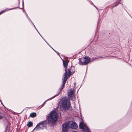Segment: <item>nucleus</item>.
I'll return each instance as SVG.
<instances>
[{
	"mask_svg": "<svg viewBox=\"0 0 132 132\" xmlns=\"http://www.w3.org/2000/svg\"><path fill=\"white\" fill-rule=\"evenodd\" d=\"M53 50L56 53H57V52L55 50H54L53 49Z\"/></svg>",
	"mask_w": 132,
	"mask_h": 132,
	"instance_id": "4be33fe9",
	"label": "nucleus"
},
{
	"mask_svg": "<svg viewBox=\"0 0 132 132\" xmlns=\"http://www.w3.org/2000/svg\"><path fill=\"white\" fill-rule=\"evenodd\" d=\"M68 96L71 100H73L75 98L74 95V92L73 90H71L68 94Z\"/></svg>",
	"mask_w": 132,
	"mask_h": 132,
	"instance_id": "0eeeda50",
	"label": "nucleus"
},
{
	"mask_svg": "<svg viewBox=\"0 0 132 132\" xmlns=\"http://www.w3.org/2000/svg\"><path fill=\"white\" fill-rule=\"evenodd\" d=\"M32 123L31 121H29L28 122L27 125L28 127H32Z\"/></svg>",
	"mask_w": 132,
	"mask_h": 132,
	"instance_id": "9b49d317",
	"label": "nucleus"
},
{
	"mask_svg": "<svg viewBox=\"0 0 132 132\" xmlns=\"http://www.w3.org/2000/svg\"><path fill=\"white\" fill-rule=\"evenodd\" d=\"M67 80V78H66L65 76L64 79H63V84L61 85V87L59 89V91L60 92H61L63 89V87L65 85V82Z\"/></svg>",
	"mask_w": 132,
	"mask_h": 132,
	"instance_id": "6e6552de",
	"label": "nucleus"
},
{
	"mask_svg": "<svg viewBox=\"0 0 132 132\" xmlns=\"http://www.w3.org/2000/svg\"><path fill=\"white\" fill-rule=\"evenodd\" d=\"M79 127L83 130L84 132H90L86 125L83 122L80 123Z\"/></svg>",
	"mask_w": 132,
	"mask_h": 132,
	"instance_id": "20e7f679",
	"label": "nucleus"
},
{
	"mask_svg": "<svg viewBox=\"0 0 132 132\" xmlns=\"http://www.w3.org/2000/svg\"><path fill=\"white\" fill-rule=\"evenodd\" d=\"M58 116L57 114L55 111H53L50 113L47 117L46 120L43 121L38 124L34 129L36 131H38L45 128L47 124L51 123L54 124L58 120Z\"/></svg>",
	"mask_w": 132,
	"mask_h": 132,
	"instance_id": "f257e3e1",
	"label": "nucleus"
},
{
	"mask_svg": "<svg viewBox=\"0 0 132 132\" xmlns=\"http://www.w3.org/2000/svg\"><path fill=\"white\" fill-rule=\"evenodd\" d=\"M69 62V61H63V64L64 67H66L67 66Z\"/></svg>",
	"mask_w": 132,
	"mask_h": 132,
	"instance_id": "9d476101",
	"label": "nucleus"
},
{
	"mask_svg": "<svg viewBox=\"0 0 132 132\" xmlns=\"http://www.w3.org/2000/svg\"><path fill=\"white\" fill-rule=\"evenodd\" d=\"M61 107L64 111L68 110L71 106L70 100L67 98H63L61 100Z\"/></svg>",
	"mask_w": 132,
	"mask_h": 132,
	"instance_id": "f03ea898",
	"label": "nucleus"
},
{
	"mask_svg": "<svg viewBox=\"0 0 132 132\" xmlns=\"http://www.w3.org/2000/svg\"><path fill=\"white\" fill-rule=\"evenodd\" d=\"M62 130L63 132H67L69 130V128L68 126V122L65 123L62 125Z\"/></svg>",
	"mask_w": 132,
	"mask_h": 132,
	"instance_id": "423d86ee",
	"label": "nucleus"
},
{
	"mask_svg": "<svg viewBox=\"0 0 132 132\" xmlns=\"http://www.w3.org/2000/svg\"><path fill=\"white\" fill-rule=\"evenodd\" d=\"M59 93H58V94H56V95H55V96H53V97H52V98H49V99H48L47 100H46V101H45L44 102V103H43V104H44V103H45V102H46V101H47L48 100H50V99H52V98H54V97H56V96H57L58 95H59Z\"/></svg>",
	"mask_w": 132,
	"mask_h": 132,
	"instance_id": "f8f14e48",
	"label": "nucleus"
},
{
	"mask_svg": "<svg viewBox=\"0 0 132 132\" xmlns=\"http://www.w3.org/2000/svg\"><path fill=\"white\" fill-rule=\"evenodd\" d=\"M53 50L56 53H57V52L55 50H54L53 49Z\"/></svg>",
	"mask_w": 132,
	"mask_h": 132,
	"instance_id": "5701e85b",
	"label": "nucleus"
},
{
	"mask_svg": "<svg viewBox=\"0 0 132 132\" xmlns=\"http://www.w3.org/2000/svg\"><path fill=\"white\" fill-rule=\"evenodd\" d=\"M79 63L80 65H86L90 62V58L89 57L85 56V57L79 58Z\"/></svg>",
	"mask_w": 132,
	"mask_h": 132,
	"instance_id": "7ed1b4c3",
	"label": "nucleus"
},
{
	"mask_svg": "<svg viewBox=\"0 0 132 132\" xmlns=\"http://www.w3.org/2000/svg\"><path fill=\"white\" fill-rule=\"evenodd\" d=\"M2 118V116H0V119Z\"/></svg>",
	"mask_w": 132,
	"mask_h": 132,
	"instance_id": "a211bd4d",
	"label": "nucleus"
},
{
	"mask_svg": "<svg viewBox=\"0 0 132 132\" xmlns=\"http://www.w3.org/2000/svg\"><path fill=\"white\" fill-rule=\"evenodd\" d=\"M93 5H94V6L95 7V8H96L97 9H97V7H96V6H95L94 5V4H93Z\"/></svg>",
	"mask_w": 132,
	"mask_h": 132,
	"instance_id": "6ab92c4d",
	"label": "nucleus"
},
{
	"mask_svg": "<svg viewBox=\"0 0 132 132\" xmlns=\"http://www.w3.org/2000/svg\"><path fill=\"white\" fill-rule=\"evenodd\" d=\"M71 71L69 69H68L66 70L65 73L64 74L63 78L65 76L66 78L67 79V75L68 76H70L71 74Z\"/></svg>",
	"mask_w": 132,
	"mask_h": 132,
	"instance_id": "1a4fd4ad",
	"label": "nucleus"
},
{
	"mask_svg": "<svg viewBox=\"0 0 132 132\" xmlns=\"http://www.w3.org/2000/svg\"><path fill=\"white\" fill-rule=\"evenodd\" d=\"M34 26V27H35V28L36 29V30H37V31H38V32L39 34V35H40L43 38V37H42V36H41V35H40V34H39V32H38V31L37 30V29H36V27H35V26Z\"/></svg>",
	"mask_w": 132,
	"mask_h": 132,
	"instance_id": "f3484780",
	"label": "nucleus"
},
{
	"mask_svg": "<svg viewBox=\"0 0 132 132\" xmlns=\"http://www.w3.org/2000/svg\"><path fill=\"white\" fill-rule=\"evenodd\" d=\"M30 116L31 117H33V113H32L30 114Z\"/></svg>",
	"mask_w": 132,
	"mask_h": 132,
	"instance_id": "2eb2a0df",
	"label": "nucleus"
},
{
	"mask_svg": "<svg viewBox=\"0 0 132 132\" xmlns=\"http://www.w3.org/2000/svg\"><path fill=\"white\" fill-rule=\"evenodd\" d=\"M6 132V129L4 130V132Z\"/></svg>",
	"mask_w": 132,
	"mask_h": 132,
	"instance_id": "aec40b11",
	"label": "nucleus"
},
{
	"mask_svg": "<svg viewBox=\"0 0 132 132\" xmlns=\"http://www.w3.org/2000/svg\"><path fill=\"white\" fill-rule=\"evenodd\" d=\"M53 50L56 53H57V52L55 50H54L53 49Z\"/></svg>",
	"mask_w": 132,
	"mask_h": 132,
	"instance_id": "412c9836",
	"label": "nucleus"
},
{
	"mask_svg": "<svg viewBox=\"0 0 132 132\" xmlns=\"http://www.w3.org/2000/svg\"><path fill=\"white\" fill-rule=\"evenodd\" d=\"M36 116V113L34 112V118Z\"/></svg>",
	"mask_w": 132,
	"mask_h": 132,
	"instance_id": "4468645a",
	"label": "nucleus"
},
{
	"mask_svg": "<svg viewBox=\"0 0 132 132\" xmlns=\"http://www.w3.org/2000/svg\"><path fill=\"white\" fill-rule=\"evenodd\" d=\"M6 11V10H4V11H1V12H0V15L2 14V13H3L4 12H5Z\"/></svg>",
	"mask_w": 132,
	"mask_h": 132,
	"instance_id": "ddd939ff",
	"label": "nucleus"
},
{
	"mask_svg": "<svg viewBox=\"0 0 132 132\" xmlns=\"http://www.w3.org/2000/svg\"><path fill=\"white\" fill-rule=\"evenodd\" d=\"M119 3H118L116 4L114 6H113V7H115L117 6L118 5V4H119Z\"/></svg>",
	"mask_w": 132,
	"mask_h": 132,
	"instance_id": "dca6fc26",
	"label": "nucleus"
},
{
	"mask_svg": "<svg viewBox=\"0 0 132 132\" xmlns=\"http://www.w3.org/2000/svg\"><path fill=\"white\" fill-rule=\"evenodd\" d=\"M68 126L69 128L76 129L78 127V126L76 123L72 121H69L68 122Z\"/></svg>",
	"mask_w": 132,
	"mask_h": 132,
	"instance_id": "39448f33",
	"label": "nucleus"
},
{
	"mask_svg": "<svg viewBox=\"0 0 132 132\" xmlns=\"http://www.w3.org/2000/svg\"><path fill=\"white\" fill-rule=\"evenodd\" d=\"M44 40L46 42V43H47V42H46V41H45V40L44 39Z\"/></svg>",
	"mask_w": 132,
	"mask_h": 132,
	"instance_id": "b1692460",
	"label": "nucleus"
}]
</instances>
